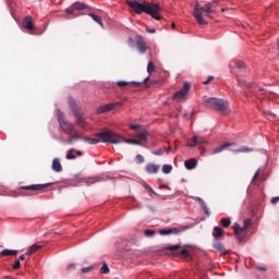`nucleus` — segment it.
Wrapping results in <instances>:
<instances>
[{"label": "nucleus", "mask_w": 279, "mask_h": 279, "mask_svg": "<svg viewBox=\"0 0 279 279\" xmlns=\"http://www.w3.org/2000/svg\"><path fill=\"white\" fill-rule=\"evenodd\" d=\"M126 3L133 10V12H135V14H143L144 12L145 14H148L149 16L155 19V21L162 20V16L160 15V11L162 10V8L158 3H155V2L141 3L136 0L126 1Z\"/></svg>", "instance_id": "f257e3e1"}, {"label": "nucleus", "mask_w": 279, "mask_h": 279, "mask_svg": "<svg viewBox=\"0 0 279 279\" xmlns=\"http://www.w3.org/2000/svg\"><path fill=\"white\" fill-rule=\"evenodd\" d=\"M217 12V1L207 2L204 7L201 4H195L193 16L196 19L198 25H208V21L204 16L210 17V14Z\"/></svg>", "instance_id": "f03ea898"}, {"label": "nucleus", "mask_w": 279, "mask_h": 279, "mask_svg": "<svg viewBox=\"0 0 279 279\" xmlns=\"http://www.w3.org/2000/svg\"><path fill=\"white\" fill-rule=\"evenodd\" d=\"M96 138L87 137L85 141L89 145H97V143H111L112 145H119L121 138L111 130L101 131L95 134Z\"/></svg>", "instance_id": "7ed1b4c3"}, {"label": "nucleus", "mask_w": 279, "mask_h": 279, "mask_svg": "<svg viewBox=\"0 0 279 279\" xmlns=\"http://www.w3.org/2000/svg\"><path fill=\"white\" fill-rule=\"evenodd\" d=\"M206 108H211L217 112H221L222 114H228L230 112V107L228 100L221 98H207L205 100Z\"/></svg>", "instance_id": "20e7f679"}, {"label": "nucleus", "mask_w": 279, "mask_h": 279, "mask_svg": "<svg viewBox=\"0 0 279 279\" xmlns=\"http://www.w3.org/2000/svg\"><path fill=\"white\" fill-rule=\"evenodd\" d=\"M58 120L61 130L65 134H69V136H71L72 138L82 140V135H80L77 129H75V124L66 121L62 112H58Z\"/></svg>", "instance_id": "39448f33"}, {"label": "nucleus", "mask_w": 279, "mask_h": 279, "mask_svg": "<svg viewBox=\"0 0 279 279\" xmlns=\"http://www.w3.org/2000/svg\"><path fill=\"white\" fill-rule=\"evenodd\" d=\"M191 92V83H184L183 87L174 93L173 95V99H175V101H185L186 97H189V93Z\"/></svg>", "instance_id": "423d86ee"}, {"label": "nucleus", "mask_w": 279, "mask_h": 279, "mask_svg": "<svg viewBox=\"0 0 279 279\" xmlns=\"http://www.w3.org/2000/svg\"><path fill=\"white\" fill-rule=\"evenodd\" d=\"M180 244H175L166 247V250H170V252H174L175 256H182L183 258H185V260H189V258H191V253L186 248H183L178 253V250H180Z\"/></svg>", "instance_id": "0eeeda50"}, {"label": "nucleus", "mask_w": 279, "mask_h": 279, "mask_svg": "<svg viewBox=\"0 0 279 279\" xmlns=\"http://www.w3.org/2000/svg\"><path fill=\"white\" fill-rule=\"evenodd\" d=\"M189 228L187 227H174V228H169V229H161L159 231V234L167 235V234H182V232L186 231Z\"/></svg>", "instance_id": "6e6552de"}, {"label": "nucleus", "mask_w": 279, "mask_h": 279, "mask_svg": "<svg viewBox=\"0 0 279 279\" xmlns=\"http://www.w3.org/2000/svg\"><path fill=\"white\" fill-rule=\"evenodd\" d=\"M52 185L53 183L33 184V185L21 186L20 189L22 191H43V189H49V186H52Z\"/></svg>", "instance_id": "1a4fd4ad"}, {"label": "nucleus", "mask_w": 279, "mask_h": 279, "mask_svg": "<svg viewBox=\"0 0 279 279\" xmlns=\"http://www.w3.org/2000/svg\"><path fill=\"white\" fill-rule=\"evenodd\" d=\"M236 146V143L232 142H227L221 144L220 146L216 147L213 151H211V156H216V154H221V151H226V149H228L229 147H234Z\"/></svg>", "instance_id": "9d476101"}, {"label": "nucleus", "mask_w": 279, "mask_h": 279, "mask_svg": "<svg viewBox=\"0 0 279 279\" xmlns=\"http://www.w3.org/2000/svg\"><path fill=\"white\" fill-rule=\"evenodd\" d=\"M75 10H86V4L82 2H74L70 8L65 10L66 14H73Z\"/></svg>", "instance_id": "9b49d317"}, {"label": "nucleus", "mask_w": 279, "mask_h": 279, "mask_svg": "<svg viewBox=\"0 0 279 279\" xmlns=\"http://www.w3.org/2000/svg\"><path fill=\"white\" fill-rule=\"evenodd\" d=\"M136 47L140 53H145V51H147V44H145V39H143V37H136Z\"/></svg>", "instance_id": "f8f14e48"}, {"label": "nucleus", "mask_w": 279, "mask_h": 279, "mask_svg": "<svg viewBox=\"0 0 279 279\" xmlns=\"http://www.w3.org/2000/svg\"><path fill=\"white\" fill-rule=\"evenodd\" d=\"M78 157H82L84 156V153H82L81 150H77L75 148H71L68 150V154H66V159L68 160H75V158Z\"/></svg>", "instance_id": "ddd939ff"}, {"label": "nucleus", "mask_w": 279, "mask_h": 279, "mask_svg": "<svg viewBox=\"0 0 279 279\" xmlns=\"http://www.w3.org/2000/svg\"><path fill=\"white\" fill-rule=\"evenodd\" d=\"M116 136H119L121 138V142L118 143V145L120 143H129V145H141V142L138 140H134V138H125L123 137L121 134L116 133Z\"/></svg>", "instance_id": "4468645a"}, {"label": "nucleus", "mask_w": 279, "mask_h": 279, "mask_svg": "<svg viewBox=\"0 0 279 279\" xmlns=\"http://www.w3.org/2000/svg\"><path fill=\"white\" fill-rule=\"evenodd\" d=\"M22 25L25 29H28V32H32V29H34V22H32V16H26L23 20Z\"/></svg>", "instance_id": "2eb2a0df"}, {"label": "nucleus", "mask_w": 279, "mask_h": 279, "mask_svg": "<svg viewBox=\"0 0 279 279\" xmlns=\"http://www.w3.org/2000/svg\"><path fill=\"white\" fill-rule=\"evenodd\" d=\"M110 110H114V105L108 104V105L98 107L96 112L97 114H104V112H110Z\"/></svg>", "instance_id": "dca6fc26"}, {"label": "nucleus", "mask_w": 279, "mask_h": 279, "mask_svg": "<svg viewBox=\"0 0 279 279\" xmlns=\"http://www.w3.org/2000/svg\"><path fill=\"white\" fill-rule=\"evenodd\" d=\"M74 117L76 118V123L80 128H86L88 122H86V118H84L81 113H75Z\"/></svg>", "instance_id": "f3484780"}, {"label": "nucleus", "mask_w": 279, "mask_h": 279, "mask_svg": "<svg viewBox=\"0 0 279 279\" xmlns=\"http://www.w3.org/2000/svg\"><path fill=\"white\" fill-rule=\"evenodd\" d=\"M117 86L123 88L125 86H141L140 82H128V81H118Z\"/></svg>", "instance_id": "a211bd4d"}, {"label": "nucleus", "mask_w": 279, "mask_h": 279, "mask_svg": "<svg viewBox=\"0 0 279 279\" xmlns=\"http://www.w3.org/2000/svg\"><path fill=\"white\" fill-rule=\"evenodd\" d=\"M38 250H43V245L33 244L31 247L27 248L26 255L32 256L38 252Z\"/></svg>", "instance_id": "6ab92c4d"}, {"label": "nucleus", "mask_w": 279, "mask_h": 279, "mask_svg": "<svg viewBox=\"0 0 279 279\" xmlns=\"http://www.w3.org/2000/svg\"><path fill=\"white\" fill-rule=\"evenodd\" d=\"M52 171H56V173L62 172V163H60V159H53Z\"/></svg>", "instance_id": "aec40b11"}, {"label": "nucleus", "mask_w": 279, "mask_h": 279, "mask_svg": "<svg viewBox=\"0 0 279 279\" xmlns=\"http://www.w3.org/2000/svg\"><path fill=\"white\" fill-rule=\"evenodd\" d=\"M149 136V132L147 131H142V132H137L136 134V138H138L137 141L145 143V141H147Z\"/></svg>", "instance_id": "412c9836"}, {"label": "nucleus", "mask_w": 279, "mask_h": 279, "mask_svg": "<svg viewBox=\"0 0 279 279\" xmlns=\"http://www.w3.org/2000/svg\"><path fill=\"white\" fill-rule=\"evenodd\" d=\"M214 250H216V251L219 252L220 254H228V251L226 250V247L223 246V244L220 243V242H215V243H214Z\"/></svg>", "instance_id": "4be33fe9"}, {"label": "nucleus", "mask_w": 279, "mask_h": 279, "mask_svg": "<svg viewBox=\"0 0 279 279\" xmlns=\"http://www.w3.org/2000/svg\"><path fill=\"white\" fill-rule=\"evenodd\" d=\"M145 169H146L147 173H158L160 166H156L154 163H148Z\"/></svg>", "instance_id": "5701e85b"}, {"label": "nucleus", "mask_w": 279, "mask_h": 279, "mask_svg": "<svg viewBox=\"0 0 279 279\" xmlns=\"http://www.w3.org/2000/svg\"><path fill=\"white\" fill-rule=\"evenodd\" d=\"M232 151H233V154H250V151H254V148L242 146L241 148L233 149Z\"/></svg>", "instance_id": "b1692460"}, {"label": "nucleus", "mask_w": 279, "mask_h": 279, "mask_svg": "<svg viewBox=\"0 0 279 279\" xmlns=\"http://www.w3.org/2000/svg\"><path fill=\"white\" fill-rule=\"evenodd\" d=\"M185 168L189 170L195 169V167H197V160L195 159H187L184 162Z\"/></svg>", "instance_id": "393cba45"}, {"label": "nucleus", "mask_w": 279, "mask_h": 279, "mask_svg": "<svg viewBox=\"0 0 279 279\" xmlns=\"http://www.w3.org/2000/svg\"><path fill=\"white\" fill-rule=\"evenodd\" d=\"M19 254V251H14V250H2L0 252V256H16Z\"/></svg>", "instance_id": "a878e982"}, {"label": "nucleus", "mask_w": 279, "mask_h": 279, "mask_svg": "<svg viewBox=\"0 0 279 279\" xmlns=\"http://www.w3.org/2000/svg\"><path fill=\"white\" fill-rule=\"evenodd\" d=\"M88 16H90L93 21H95V23H98V25L104 28V22L101 21V16L96 15L95 13H88Z\"/></svg>", "instance_id": "bb28decb"}, {"label": "nucleus", "mask_w": 279, "mask_h": 279, "mask_svg": "<svg viewBox=\"0 0 279 279\" xmlns=\"http://www.w3.org/2000/svg\"><path fill=\"white\" fill-rule=\"evenodd\" d=\"M223 235V229H221V227H215L214 231H213V236L215 239H219V236Z\"/></svg>", "instance_id": "cd10ccee"}, {"label": "nucleus", "mask_w": 279, "mask_h": 279, "mask_svg": "<svg viewBox=\"0 0 279 279\" xmlns=\"http://www.w3.org/2000/svg\"><path fill=\"white\" fill-rule=\"evenodd\" d=\"M142 186L145 189V191H147V193L150 195V197H154V195H157L154 192V189H151V186H149V184H147V182H143Z\"/></svg>", "instance_id": "c85d7f7f"}, {"label": "nucleus", "mask_w": 279, "mask_h": 279, "mask_svg": "<svg viewBox=\"0 0 279 279\" xmlns=\"http://www.w3.org/2000/svg\"><path fill=\"white\" fill-rule=\"evenodd\" d=\"M253 84H254V83L247 82V81L242 80V78L239 80V85H240L242 88H252Z\"/></svg>", "instance_id": "c756f323"}, {"label": "nucleus", "mask_w": 279, "mask_h": 279, "mask_svg": "<svg viewBox=\"0 0 279 279\" xmlns=\"http://www.w3.org/2000/svg\"><path fill=\"white\" fill-rule=\"evenodd\" d=\"M243 232H245L243 227L241 229H235L234 234L239 241L243 239Z\"/></svg>", "instance_id": "7c9ffc66"}, {"label": "nucleus", "mask_w": 279, "mask_h": 279, "mask_svg": "<svg viewBox=\"0 0 279 279\" xmlns=\"http://www.w3.org/2000/svg\"><path fill=\"white\" fill-rule=\"evenodd\" d=\"M220 223L222 228H230V223H232V221L230 218H221Z\"/></svg>", "instance_id": "2f4dec72"}, {"label": "nucleus", "mask_w": 279, "mask_h": 279, "mask_svg": "<svg viewBox=\"0 0 279 279\" xmlns=\"http://www.w3.org/2000/svg\"><path fill=\"white\" fill-rule=\"evenodd\" d=\"M197 145V136H193L191 140H189L186 147H196Z\"/></svg>", "instance_id": "473e14b6"}, {"label": "nucleus", "mask_w": 279, "mask_h": 279, "mask_svg": "<svg viewBox=\"0 0 279 279\" xmlns=\"http://www.w3.org/2000/svg\"><path fill=\"white\" fill-rule=\"evenodd\" d=\"M171 171H173V167L171 165H163L162 167V173H171Z\"/></svg>", "instance_id": "72a5a7b5"}, {"label": "nucleus", "mask_w": 279, "mask_h": 279, "mask_svg": "<svg viewBox=\"0 0 279 279\" xmlns=\"http://www.w3.org/2000/svg\"><path fill=\"white\" fill-rule=\"evenodd\" d=\"M156 71V65H154V61H149L147 64V73H154Z\"/></svg>", "instance_id": "f704fd0d"}, {"label": "nucleus", "mask_w": 279, "mask_h": 279, "mask_svg": "<svg viewBox=\"0 0 279 279\" xmlns=\"http://www.w3.org/2000/svg\"><path fill=\"white\" fill-rule=\"evenodd\" d=\"M70 108L73 110L74 114L77 113V102L75 100L70 101Z\"/></svg>", "instance_id": "c9c22d12"}, {"label": "nucleus", "mask_w": 279, "mask_h": 279, "mask_svg": "<svg viewBox=\"0 0 279 279\" xmlns=\"http://www.w3.org/2000/svg\"><path fill=\"white\" fill-rule=\"evenodd\" d=\"M100 274H110V268L108 267V264H104L100 268Z\"/></svg>", "instance_id": "e433bc0d"}, {"label": "nucleus", "mask_w": 279, "mask_h": 279, "mask_svg": "<svg viewBox=\"0 0 279 279\" xmlns=\"http://www.w3.org/2000/svg\"><path fill=\"white\" fill-rule=\"evenodd\" d=\"M234 66H236V69H245V62L234 61Z\"/></svg>", "instance_id": "4c0bfd02"}, {"label": "nucleus", "mask_w": 279, "mask_h": 279, "mask_svg": "<svg viewBox=\"0 0 279 279\" xmlns=\"http://www.w3.org/2000/svg\"><path fill=\"white\" fill-rule=\"evenodd\" d=\"M206 141L202 136H196V145H206Z\"/></svg>", "instance_id": "58836bf2"}, {"label": "nucleus", "mask_w": 279, "mask_h": 279, "mask_svg": "<svg viewBox=\"0 0 279 279\" xmlns=\"http://www.w3.org/2000/svg\"><path fill=\"white\" fill-rule=\"evenodd\" d=\"M145 236H154V234H156V231L151 230V229H146L144 231Z\"/></svg>", "instance_id": "ea45409f"}, {"label": "nucleus", "mask_w": 279, "mask_h": 279, "mask_svg": "<svg viewBox=\"0 0 279 279\" xmlns=\"http://www.w3.org/2000/svg\"><path fill=\"white\" fill-rule=\"evenodd\" d=\"M251 226H252V220H250V219L244 220L243 228L245 230H247V228H250Z\"/></svg>", "instance_id": "a19ab883"}, {"label": "nucleus", "mask_w": 279, "mask_h": 279, "mask_svg": "<svg viewBox=\"0 0 279 279\" xmlns=\"http://www.w3.org/2000/svg\"><path fill=\"white\" fill-rule=\"evenodd\" d=\"M154 156H162L165 154V150L162 148L157 149L156 151H153Z\"/></svg>", "instance_id": "79ce46f5"}, {"label": "nucleus", "mask_w": 279, "mask_h": 279, "mask_svg": "<svg viewBox=\"0 0 279 279\" xmlns=\"http://www.w3.org/2000/svg\"><path fill=\"white\" fill-rule=\"evenodd\" d=\"M136 160H137L140 163H143V162H145V157H143V155H137V156H136Z\"/></svg>", "instance_id": "37998d69"}, {"label": "nucleus", "mask_w": 279, "mask_h": 279, "mask_svg": "<svg viewBox=\"0 0 279 279\" xmlns=\"http://www.w3.org/2000/svg\"><path fill=\"white\" fill-rule=\"evenodd\" d=\"M13 269H21V260H16L13 265Z\"/></svg>", "instance_id": "c03bdc74"}, {"label": "nucleus", "mask_w": 279, "mask_h": 279, "mask_svg": "<svg viewBox=\"0 0 279 279\" xmlns=\"http://www.w3.org/2000/svg\"><path fill=\"white\" fill-rule=\"evenodd\" d=\"M260 175V170H257L252 179V182L256 181L257 178Z\"/></svg>", "instance_id": "a18cd8bd"}, {"label": "nucleus", "mask_w": 279, "mask_h": 279, "mask_svg": "<svg viewBox=\"0 0 279 279\" xmlns=\"http://www.w3.org/2000/svg\"><path fill=\"white\" fill-rule=\"evenodd\" d=\"M213 80H215L214 76H208V78L205 82H203V84L208 85L210 82H213Z\"/></svg>", "instance_id": "49530a36"}, {"label": "nucleus", "mask_w": 279, "mask_h": 279, "mask_svg": "<svg viewBox=\"0 0 279 279\" xmlns=\"http://www.w3.org/2000/svg\"><path fill=\"white\" fill-rule=\"evenodd\" d=\"M73 269H75V264L68 265L66 271H73Z\"/></svg>", "instance_id": "de8ad7c7"}, {"label": "nucleus", "mask_w": 279, "mask_h": 279, "mask_svg": "<svg viewBox=\"0 0 279 279\" xmlns=\"http://www.w3.org/2000/svg\"><path fill=\"white\" fill-rule=\"evenodd\" d=\"M93 268L92 267H84L82 268V274H88Z\"/></svg>", "instance_id": "09e8293b"}, {"label": "nucleus", "mask_w": 279, "mask_h": 279, "mask_svg": "<svg viewBox=\"0 0 279 279\" xmlns=\"http://www.w3.org/2000/svg\"><path fill=\"white\" fill-rule=\"evenodd\" d=\"M270 202H271V204H274V205H275V204H278V202H279V196L272 197Z\"/></svg>", "instance_id": "8fccbe9b"}, {"label": "nucleus", "mask_w": 279, "mask_h": 279, "mask_svg": "<svg viewBox=\"0 0 279 279\" xmlns=\"http://www.w3.org/2000/svg\"><path fill=\"white\" fill-rule=\"evenodd\" d=\"M111 106H114V108H121V106H123V102L121 101L114 102V104H111Z\"/></svg>", "instance_id": "3c124183"}, {"label": "nucleus", "mask_w": 279, "mask_h": 279, "mask_svg": "<svg viewBox=\"0 0 279 279\" xmlns=\"http://www.w3.org/2000/svg\"><path fill=\"white\" fill-rule=\"evenodd\" d=\"M198 202H202L205 213L208 214V207H206V205L204 204V201H202V198H198Z\"/></svg>", "instance_id": "603ef678"}, {"label": "nucleus", "mask_w": 279, "mask_h": 279, "mask_svg": "<svg viewBox=\"0 0 279 279\" xmlns=\"http://www.w3.org/2000/svg\"><path fill=\"white\" fill-rule=\"evenodd\" d=\"M147 34H156L155 28H146Z\"/></svg>", "instance_id": "864d4df0"}, {"label": "nucleus", "mask_w": 279, "mask_h": 279, "mask_svg": "<svg viewBox=\"0 0 279 279\" xmlns=\"http://www.w3.org/2000/svg\"><path fill=\"white\" fill-rule=\"evenodd\" d=\"M138 124H131L130 125V130H134V131H136V130H138Z\"/></svg>", "instance_id": "5fc2aeb1"}, {"label": "nucleus", "mask_w": 279, "mask_h": 279, "mask_svg": "<svg viewBox=\"0 0 279 279\" xmlns=\"http://www.w3.org/2000/svg\"><path fill=\"white\" fill-rule=\"evenodd\" d=\"M73 140H74V141H77V138L70 137V138L66 141L68 145H73Z\"/></svg>", "instance_id": "6e6d98bb"}, {"label": "nucleus", "mask_w": 279, "mask_h": 279, "mask_svg": "<svg viewBox=\"0 0 279 279\" xmlns=\"http://www.w3.org/2000/svg\"><path fill=\"white\" fill-rule=\"evenodd\" d=\"M144 83H145L146 86L149 88V76L144 80Z\"/></svg>", "instance_id": "4d7b16f0"}, {"label": "nucleus", "mask_w": 279, "mask_h": 279, "mask_svg": "<svg viewBox=\"0 0 279 279\" xmlns=\"http://www.w3.org/2000/svg\"><path fill=\"white\" fill-rule=\"evenodd\" d=\"M242 227L239 223L234 225V232H236V230L241 229Z\"/></svg>", "instance_id": "13d9d810"}, {"label": "nucleus", "mask_w": 279, "mask_h": 279, "mask_svg": "<svg viewBox=\"0 0 279 279\" xmlns=\"http://www.w3.org/2000/svg\"><path fill=\"white\" fill-rule=\"evenodd\" d=\"M242 227L239 223L234 225V232H236V230L241 229Z\"/></svg>", "instance_id": "bf43d9fd"}, {"label": "nucleus", "mask_w": 279, "mask_h": 279, "mask_svg": "<svg viewBox=\"0 0 279 279\" xmlns=\"http://www.w3.org/2000/svg\"><path fill=\"white\" fill-rule=\"evenodd\" d=\"M26 256H27L26 253L23 254V255L20 257V260H25Z\"/></svg>", "instance_id": "052dcab7"}, {"label": "nucleus", "mask_w": 279, "mask_h": 279, "mask_svg": "<svg viewBox=\"0 0 279 279\" xmlns=\"http://www.w3.org/2000/svg\"><path fill=\"white\" fill-rule=\"evenodd\" d=\"M259 271H267L266 268H263V267H258Z\"/></svg>", "instance_id": "680f3d73"}, {"label": "nucleus", "mask_w": 279, "mask_h": 279, "mask_svg": "<svg viewBox=\"0 0 279 279\" xmlns=\"http://www.w3.org/2000/svg\"><path fill=\"white\" fill-rule=\"evenodd\" d=\"M258 90H259L260 93H263L264 89H263V88H258Z\"/></svg>", "instance_id": "e2e57ef3"}, {"label": "nucleus", "mask_w": 279, "mask_h": 279, "mask_svg": "<svg viewBox=\"0 0 279 279\" xmlns=\"http://www.w3.org/2000/svg\"><path fill=\"white\" fill-rule=\"evenodd\" d=\"M221 12H226V9H221Z\"/></svg>", "instance_id": "0e129e2a"}, {"label": "nucleus", "mask_w": 279, "mask_h": 279, "mask_svg": "<svg viewBox=\"0 0 279 279\" xmlns=\"http://www.w3.org/2000/svg\"><path fill=\"white\" fill-rule=\"evenodd\" d=\"M172 27H175V24L172 23Z\"/></svg>", "instance_id": "69168bd1"}, {"label": "nucleus", "mask_w": 279, "mask_h": 279, "mask_svg": "<svg viewBox=\"0 0 279 279\" xmlns=\"http://www.w3.org/2000/svg\"><path fill=\"white\" fill-rule=\"evenodd\" d=\"M150 84H151V81H150V83H148V86H150Z\"/></svg>", "instance_id": "338daca9"}, {"label": "nucleus", "mask_w": 279, "mask_h": 279, "mask_svg": "<svg viewBox=\"0 0 279 279\" xmlns=\"http://www.w3.org/2000/svg\"><path fill=\"white\" fill-rule=\"evenodd\" d=\"M192 114H195V111H194V112H192Z\"/></svg>", "instance_id": "774afa93"}]
</instances>
